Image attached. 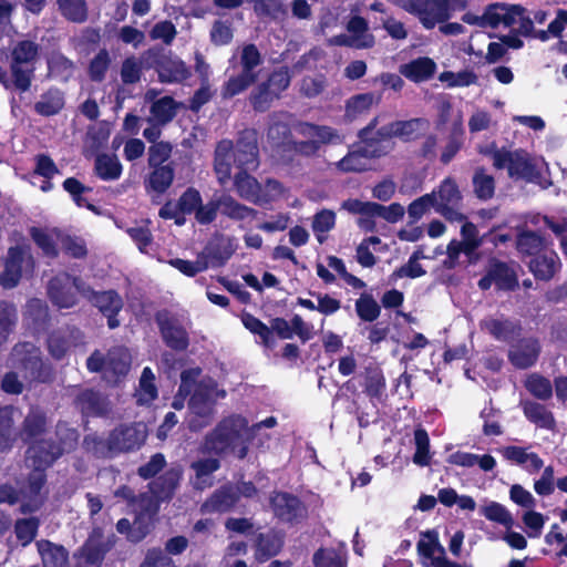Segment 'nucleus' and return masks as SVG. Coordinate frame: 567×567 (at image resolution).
Masks as SVG:
<instances>
[{
	"mask_svg": "<svg viewBox=\"0 0 567 567\" xmlns=\"http://www.w3.org/2000/svg\"><path fill=\"white\" fill-rule=\"evenodd\" d=\"M76 441V434L72 430H66L65 439L62 445H54L44 440H34L27 452V465L33 468L29 478V486L21 497L10 485L0 486V504L13 505L21 502V511L31 513L37 511L42 502L43 495L41 488L44 484V470L64 452L73 447Z\"/></svg>",
	"mask_w": 567,
	"mask_h": 567,
	"instance_id": "1",
	"label": "nucleus"
},
{
	"mask_svg": "<svg viewBox=\"0 0 567 567\" xmlns=\"http://www.w3.org/2000/svg\"><path fill=\"white\" fill-rule=\"evenodd\" d=\"M74 290L82 293L107 317V324L111 329L120 324L115 316L122 309L123 302L115 291L94 292L80 279L71 278L68 274L54 277L49 284V296L60 308H70L75 303Z\"/></svg>",
	"mask_w": 567,
	"mask_h": 567,
	"instance_id": "2",
	"label": "nucleus"
},
{
	"mask_svg": "<svg viewBox=\"0 0 567 567\" xmlns=\"http://www.w3.org/2000/svg\"><path fill=\"white\" fill-rule=\"evenodd\" d=\"M251 440L248 421L240 415H230L221 420L205 437L203 450L215 454L231 453L244 458Z\"/></svg>",
	"mask_w": 567,
	"mask_h": 567,
	"instance_id": "3",
	"label": "nucleus"
},
{
	"mask_svg": "<svg viewBox=\"0 0 567 567\" xmlns=\"http://www.w3.org/2000/svg\"><path fill=\"white\" fill-rule=\"evenodd\" d=\"M225 396V390L218 389L217 383L213 379H202L196 384L188 403V415L186 421L189 429L193 431H199L207 426L213 420L216 402Z\"/></svg>",
	"mask_w": 567,
	"mask_h": 567,
	"instance_id": "4",
	"label": "nucleus"
},
{
	"mask_svg": "<svg viewBox=\"0 0 567 567\" xmlns=\"http://www.w3.org/2000/svg\"><path fill=\"white\" fill-rule=\"evenodd\" d=\"M39 54V44L31 40L18 41L12 47L10 71L13 86L20 92L30 89Z\"/></svg>",
	"mask_w": 567,
	"mask_h": 567,
	"instance_id": "5",
	"label": "nucleus"
},
{
	"mask_svg": "<svg viewBox=\"0 0 567 567\" xmlns=\"http://www.w3.org/2000/svg\"><path fill=\"white\" fill-rule=\"evenodd\" d=\"M492 159L494 167L507 169L508 176L513 179L535 182L539 176L534 159L523 150H497L493 153Z\"/></svg>",
	"mask_w": 567,
	"mask_h": 567,
	"instance_id": "6",
	"label": "nucleus"
},
{
	"mask_svg": "<svg viewBox=\"0 0 567 567\" xmlns=\"http://www.w3.org/2000/svg\"><path fill=\"white\" fill-rule=\"evenodd\" d=\"M87 369L92 372L102 371L107 382L116 383L130 369L131 355L127 349L115 348L104 358L100 352H94L87 359Z\"/></svg>",
	"mask_w": 567,
	"mask_h": 567,
	"instance_id": "7",
	"label": "nucleus"
},
{
	"mask_svg": "<svg viewBox=\"0 0 567 567\" xmlns=\"http://www.w3.org/2000/svg\"><path fill=\"white\" fill-rule=\"evenodd\" d=\"M402 8L415 14L425 29L446 21L453 11L452 0H405Z\"/></svg>",
	"mask_w": 567,
	"mask_h": 567,
	"instance_id": "8",
	"label": "nucleus"
},
{
	"mask_svg": "<svg viewBox=\"0 0 567 567\" xmlns=\"http://www.w3.org/2000/svg\"><path fill=\"white\" fill-rule=\"evenodd\" d=\"M430 195H434V209L449 221H463L465 216L460 212L458 206L462 195L454 179L447 177L433 189Z\"/></svg>",
	"mask_w": 567,
	"mask_h": 567,
	"instance_id": "9",
	"label": "nucleus"
},
{
	"mask_svg": "<svg viewBox=\"0 0 567 567\" xmlns=\"http://www.w3.org/2000/svg\"><path fill=\"white\" fill-rule=\"evenodd\" d=\"M143 508L136 512V517L131 526L126 518H122L116 524V529L121 534H127L131 542H141L151 530L154 516L158 511L157 503L152 497H143L141 499Z\"/></svg>",
	"mask_w": 567,
	"mask_h": 567,
	"instance_id": "10",
	"label": "nucleus"
},
{
	"mask_svg": "<svg viewBox=\"0 0 567 567\" xmlns=\"http://www.w3.org/2000/svg\"><path fill=\"white\" fill-rule=\"evenodd\" d=\"M298 131L303 137L308 138V141L296 144V148L298 152L306 155L315 154L322 144H339L343 141V136L329 126L302 123L299 125Z\"/></svg>",
	"mask_w": 567,
	"mask_h": 567,
	"instance_id": "11",
	"label": "nucleus"
},
{
	"mask_svg": "<svg viewBox=\"0 0 567 567\" xmlns=\"http://www.w3.org/2000/svg\"><path fill=\"white\" fill-rule=\"evenodd\" d=\"M182 214L194 215L196 221L202 225L210 224L217 217L218 204L209 200L203 204L200 193L193 187L187 188L178 199Z\"/></svg>",
	"mask_w": 567,
	"mask_h": 567,
	"instance_id": "12",
	"label": "nucleus"
},
{
	"mask_svg": "<svg viewBox=\"0 0 567 567\" xmlns=\"http://www.w3.org/2000/svg\"><path fill=\"white\" fill-rule=\"evenodd\" d=\"M33 268V259L27 247H12L8 251L4 262V271L0 275V282L3 287H14L23 272Z\"/></svg>",
	"mask_w": 567,
	"mask_h": 567,
	"instance_id": "13",
	"label": "nucleus"
},
{
	"mask_svg": "<svg viewBox=\"0 0 567 567\" xmlns=\"http://www.w3.org/2000/svg\"><path fill=\"white\" fill-rule=\"evenodd\" d=\"M146 439V426L143 423L122 425L115 429L107 439V447L112 453L138 449Z\"/></svg>",
	"mask_w": 567,
	"mask_h": 567,
	"instance_id": "14",
	"label": "nucleus"
},
{
	"mask_svg": "<svg viewBox=\"0 0 567 567\" xmlns=\"http://www.w3.org/2000/svg\"><path fill=\"white\" fill-rule=\"evenodd\" d=\"M429 127L427 121L423 118H413L409 121H398L393 122L386 126L381 127L378 131V134L381 137L379 143L380 147L386 145L389 142L390 150L392 148L391 138L400 137L404 141H410L416 138L423 132H425Z\"/></svg>",
	"mask_w": 567,
	"mask_h": 567,
	"instance_id": "15",
	"label": "nucleus"
},
{
	"mask_svg": "<svg viewBox=\"0 0 567 567\" xmlns=\"http://www.w3.org/2000/svg\"><path fill=\"white\" fill-rule=\"evenodd\" d=\"M388 152H390L389 142H386V145L383 147H380L379 144L374 145L373 141H371L368 142L362 150L350 152L347 156L339 161L336 166L339 171L344 173L362 172L369 167V157L381 156Z\"/></svg>",
	"mask_w": 567,
	"mask_h": 567,
	"instance_id": "16",
	"label": "nucleus"
},
{
	"mask_svg": "<svg viewBox=\"0 0 567 567\" xmlns=\"http://www.w3.org/2000/svg\"><path fill=\"white\" fill-rule=\"evenodd\" d=\"M13 359L19 362L29 373L32 379L47 381L50 377V371L43 365L40 359L39 349L29 342L18 344L13 349Z\"/></svg>",
	"mask_w": 567,
	"mask_h": 567,
	"instance_id": "17",
	"label": "nucleus"
},
{
	"mask_svg": "<svg viewBox=\"0 0 567 567\" xmlns=\"http://www.w3.org/2000/svg\"><path fill=\"white\" fill-rule=\"evenodd\" d=\"M417 551L423 557L432 560L434 567H473L451 561L445 556V549L439 542L437 533L427 530L421 534L417 542Z\"/></svg>",
	"mask_w": 567,
	"mask_h": 567,
	"instance_id": "18",
	"label": "nucleus"
},
{
	"mask_svg": "<svg viewBox=\"0 0 567 567\" xmlns=\"http://www.w3.org/2000/svg\"><path fill=\"white\" fill-rule=\"evenodd\" d=\"M539 351L540 347L536 339L525 338L512 346L508 358L516 368L526 369L536 362Z\"/></svg>",
	"mask_w": 567,
	"mask_h": 567,
	"instance_id": "19",
	"label": "nucleus"
},
{
	"mask_svg": "<svg viewBox=\"0 0 567 567\" xmlns=\"http://www.w3.org/2000/svg\"><path fill=\"white\" fill-rule=\"evenodd\" d=\"M270 505L274 514L284 522H293L303 515V507L300 501L287 493H276Z\"/></svg>",
	"mask_w": 567,
	"mask_h": 567,
	"instance_id": "20",
	"label": "nucleus"
},
{
	"mask_svg": "<svg viewBox=\"0 0 567 567\" xmlns=\"http://www.w3.org/2000/svg\"><path fill=\"white\" fill-rule=\"evenodd\" d=\"M233 163H236L233 143L230 141H221L218 143L215 152V172L221 185L230 178Z\"/></svg>",
	"mask_w": 567,
	"mask_h": 567,
	"instance_id": "21",
	"label": "nucleus"
},
{
	"mask_svg": "<svg viewBox=\"0 0 567 567\" xmlns=\"http://www.w3.org/2000/svg\"><path fill=\"white\" fill-rule=\"evenodd\" d=\"M220 467V463L215 457H204L194 461L190 464V468L194 471V477L192 480L193 486L196 489H205L213 485V473Z\"/></svg>",
	"mask_w": 567,
	"mask_h": 567,
	"instance_id": "22",
	"label": "nucleus"
},
{
	"mask_svg": "<svg viewBox=\"0 0 567 567\" xmlns=\"http://www.w3.org/2000/svg\"><path fill=\"white\" fill-rule=\"evenodd\" d=\"M529 268L535 277L548 280L559 270L560 260L555 251L546 250L530 260Z\"/></svg>",
	"mask_w": 567,
	"mask_h": 567,
	"instance_id": "23",
	"label": "nucleus"
},
{
	"mask_svg": "<svg viewBox=\"0 0 567 567\" xmlns=\"http://www.w3.org/2000/svg\"><path fill=\"white\" fill-rule=\"evenodd\" d=\"M158 324L165 343L175 350H184L188 346V337L186 331L175 321L158 317Z\"/></svg>",
	"mask_w": 567,
	"mask_h": 567,
	"instance_id": "24",
	"label": "nucleus"
},
{
	"mask_svg": "<svg viewBox=\"0 0 567 567\" xmlns=\"http://www.w3.org/2000/svg\"><path fill=\"white\" fill-rule=\"evenodd\" d=\"M238 501V496L233 486H225L216 491L203 505L204 513L227 512Z\"/></svg>",
	"mask_w": 567,
	"mask_h": 567,
	"instance_id": "25",
	"label": "nucleus"
},
{
	"mask_svg": "<svg viewBox=\"0 0 567 567\" xmlns=\"http://www.w3.org/2000/svg\"><path fill=\"white\" fill-rule=\"evenodd\" d=\"M183 470L181 466L169 468L163 476L152 483V493L157 501L166 499L172 496L182 478Z\"/></svg>",
	"mask_w": 567,
	"mask_h": 567,
	"instance_id": "26",
	"label": "nucleus"
},
{
	"mask_svg": "<svg viewBox=\"0 0 567 567\" xmlns=\"http://www.w3.org/2000/svg\"><path fill=\"white\" fill-rule=\"evenodd\" d=\"M435 62L426 56L417 58L401 66V73L414 82L429 80L435 72Z\"/></svg>",
	"mask_w": 567,
	"mask_h": 567,
	"instance_id": "27",
	"label": "nucleus"
},
{
	"mask_svg": "<svg viewBox=\"0 0 567 567\" xmlns=\"http://www.w3.org/2000/svg\"><path fill=\"white\" fill-rule=\"evenodd\" d=\"M478 512L487 520L499 524L507 529H511L514 525L512 513L498 502L484 499Z\"/></svg>",
	"mask_w": 567,
	"mask_h": 567,
	"instance_id": "28",
	"label": "nucleus"
},
{
	"mask_svg": "<svg viewBox=\"0 0 567 567\" xmlns=\"http://www.w3.org/2000/svg\"><path fill=\"white\" fill-rule=\"evenodd\" d=\"M235 153L238 167L245 172L255 169L258 166L257 145L254 134H249L246 140H240L237 143Z\"/></svg>",
	"mask_w": 567,
	"mask_h": 567,
	"instance_id": "29",
	"label": "nucleus"
},
{
	"mask_svg": "<svg viewBox=\"0 0 567 567\" xmlns=\"http://www.w3.org/2000/svg\"><path fill=\"white\" fill-rule=\"evenodd\" d=\"M37 547L44 567H64L66 565L68 553L63 546L42 539L37 543Z\"/></svg>",
	"mask_w": 567,
	"mask_h": 567,
	"instance_id": "30",
	"label": "nucleus"
},
{
	"mask_svg": "<svg viewBox=\"0 0 567 567\" xmlns=\"http://www.w3.org/2000/svg\"><path fill=\"white\" fill-rule=\"evenodd\" d=\"M63 106V93L58 89H50L40 95L34 104V111L42 116H52L58 114Z\"/></svg>",
	"mask_w": 567,
	"mask_h": 567,
	"instance_id": "31",
	"label": "nucleus"
},
{
	"mask_svg": "<svg viewBox=\"0 0 567 567\" xmlns=\"http://www.w3.org/2000/svg\"><path fill=\"white\" fill-rule=\"evenodd\" d=\"M62 231L58 229H41L32 228L31 237L42 249L43 254L49 257H54L58 254L56 247L61 246Z\"/></svg>",
	"mask_w": 567,
	"mask_h": 567,
	"instance_id": "32",
	"label": "nucleus"
},
{
	"mask_svg": "<svg viewBox=\"0 0 567 567\" xmlns=\"http://www.w3.org/2000/svg\"><path fill=\"white\" fill-rule=\"evenodd\" d=\"M523 412L528 421L538 427L553 430L555 427V419L553 413L544 405L526 401L523 403Z\"/></svg>",
	"mask_w": 567,
	"mask_h": 567,
	"instance_id": "33",
	"label": "nucleus"
},
{
	"mask_svg": "<svg viewBox=\"0 0 567 567\" xmlns=\"http://www.w3.org/2000/svg\"><path fill=\"white\" fill-rule=\"evenodd\" d=\"M347 30L357 42V49H368L374 45V35L369 32L368 22L362 17L355 16L351 18L348 22Z\"/></svg>",
	"mask_w": 567,
	"mask_h": 567,
	"instance_id": "34",
	"label": "nucleus"
},
{
	"mask_svg": "<svg viewBox=\"0 0 567 567\" xmlns=\"http://www.w3.org/2000/svg\"><path fill=\"white\" fill-rule=\"evenodd\" d=\"M491 276H494V285L498 289L513 290L518 285L517 274L513 266L504 262H493L491 266Z\"/></svg>",
	"mask_w": 567,
	"mask_h": 567,
	"instance_id": "35",
	"label": "nucleus"
},
{
	"mask_svg": "<svg viewBox=\"0 0 567 567\" xmlns=\"http://www.w3.org/2000/svg\"><path fill=\"white\" fill-rule=\"evenodd\" d=\"M176 111L177 103L171 96L161 97L152 103L151 116L147 122L165 125L173 120Z\"/></svg>",
	"mask_w": 567,
	"mask_h": 567,
	"instance_id": "36",
	"label": "nucleus"
},
{
	"mask_svg": "<svg viewBox=\"0 0 567 567\" xmlns=\"http://www.w3.org/2000/svg\"><path fill=\"white\" fill-rule=\"evenodd\" d=\"M95 172L104 181H115L122 174V165L116 155L100 154L95 159Z\"/></svg>",
	"mask_w": 567,
	"mask_h": 567,
	"instance_id": "37",
	"label": "nucleus"
},
{
	"mask_svg": "<svg viewBox=\"0 0 567 567\" xmlns=\"http://www.w3.org/2000/svg\"><path fill=\"white\" fill-rule=\"evenodd\" d=\"M213 202L218 204V209H220L224 215L233 219L244 220L255 215L254 209L237 203L229 195H223L219 198L213 199Z\"/></svg>",
	"mask_w": 567,
	"mask_h": 567,
	"instance_id": "38",
	"label": "nucleus"
},
{
	"mask_svg": "<svg viewBox=\"0 0 567 567\" xmlns=\"http://www.w3.org/2000/svg\"><path fill=\"white\" fill-rule=\"evenodd\" d=\"M61 14L69 21L83 23L87 19L86 0H56Z\"/></svg>",
	"mask_w": 567,
	"mask_h": 567,
	"instance_id": "39",
	"label": "nucleus"
},
{
	"mask_svg": "<svg viewBox=\"0 0 567 567\" xmlns=\"http://www.w3.org/2000/svg\"><path fill=\"white\" fill-rule=\"evenodd\" d=\"M135 396L138 404H150L157 396L155 375L148 367L142 372Z\"/></svg>",
	"mask_w": 567,
	"mask_h": 567,
	"instance_id": "40",
	"label": "nucleus"
},
{
	"mask_svg": "<svg viewBox=\"0 0 567 567\" xmlns=\"http://www.w3.org/2000/svg\"><path fill=\"white\" fill-rule=\"evenodd\" d=\"M439 80L447 87H467L478 82V75L470 69L458 72L444 71L439 75Z\"/></svg>",
	"mask_w": 567,
	"mask_h": 567,
	"instance_id": "41",
	"label": "nucleus"
},
{
	"mask_svg": "<svg viewBox=\"0 0 567 567\" xmlns=\"http://www.w3.org/2000/svg\"><path fill=\"white\" fill-rule=\"evenodd\" d=\"M282 547V537L274 532L260 534L257 540L256 555L259 559H268L279 553Z\"/></svg>",
	"mask_w": 567,
	"mask_h": 567,
	"instance_id": "42",
	"label": "nucleus"
},
{
	"mask_svg": "<svg viewBox=\"0 0 567 567\" xmlns=\"http://www.w3.org/2000/svg\"><path fill=\"white\" fill-rule=\"evenodd\" d=\"M158 73L163 82H181L189 76V70L179 59H171L164 62Z\"/></svg>",
	"mask_w": 567,
	"mask_h": 567,
	"instance_id": "43",
	"label": "nucleus"
},
{
	"mask_svg": "<svg viewBox=\"0 0 567 567\" xmlns=\"http://www.w3.org/2000/svg\"><path fill=\"white\" fill-rule=\"evenodd\" d=\"M150 174L148 185L157 193H164L173 183L174 168L171 165H161L153 167Z\"/></svg>",
	"mask_w": 567,
	"mask_h": 567,
	"instance_id": "44",
	"label": "nucleus"
},
{
	"mask_svg": "<svg viewBox=\"0 0 567 567\" xmlns=\"http://www.w3.org/2000/svg\"><path fill=\"white\" fill-rule=\"evenodd\" d=\"M106 550L107 547L102 545V533L94 530L82 547L81 555L87 563L95 564L102 559Z\"/></svg>",
	"mask_w": 567,
	"mask_h": 567,
	"instance_id": "45",
	"label": "nucleus"
},
{
	"mask_svg": "<svg viewBox=\"0 0 567 567\" xmlns=\"http://www.w3.org/2000/svg\"><path fill=\"white\" fill-rule=\"evenodd\" d=\"M336 225V214L330 209H322L313 216L312 230L320 244L326 240V234Z\"/></svg>",
	"mask_w": 567,
	"mask_h": 567,
	"instance_id": "46",
	"label": "nucleus"
},
{
	"mask_svg": "<svg viewBox=\"0 0 567 567\" xmlns=\"http://www.w3.org/2000/svg\"><path fill=\"white\" fill-rule=\"evenodd\" d=\"M415 453L413 462L419 466H427L431 461L430 439L425 430L417 429L414 432Z\"/></svg>",
	"mask_w": 567,
	"mask_h": 567,
	"instance_id": "47",
	"label": "nucleus"
},
{
	"mask_svg": "<svg viewBox=\"0 0 567 567\" xmlns=\"http://www.w3.org/2000/svg\"><path fill=\"white\" fill-rule=\"evenodd\" d=\"M522 522L525 526L527 536L529 538H538L543 533L547 517L532 508L522 514Z\"/></svg>",
	"mask_w": 567,
	"mask_h": 567,
	"instance_id": "48",
	"label": "nucleus"
},
{
	"mask_svg": "<svg viewBox=\"0 0 567 567\" xmlns=\"http://www.w3.org/2000/svg\"><path fill=\"white\" fill-rule=\"evenodd\" d=\"M482 326L494 338L503 341L508 340L516 330V326L513 322L493 318L484 320Z\"/></svg>",
	"mask_w": 567,
	"mask_h": 567,
	"instance_id": "49",
	"label": "nucleus"
},
{
	"mask_svg": "<svg viewBox=\"0 0 567 567\" xmlns=\"http://www.w3.org/2000/svg\"><path fill=\"white\" fill-rule=\"evenodd\" d=\"M78 404L86 414H102L106 412V402L97 393L87 390L81 393Z\"/></svg>",
	"mask_w": 567,
	"mask_h": 567,
	"instance_id": "50",
	"label": "nucleus"
},
{
	"mask_svg": "<svg viewBox=\"0 0 567 567\" xmlns=\"http://www.w3.org/2000/svg\"><path fill=\"white\" fill-rule=\"evenodd\" d=\"M257 78V73H246L243 71L240 72V74L231 76L224 87V96L231 97L241 93L252 83H255Z\"/></svg>",
	"mask_w": 567,
	"mask_h": 567,
	"instance_id": "51",
	"label": "nucleus"
},
{
	"mask_svg": "<svg viewBox=\"0 0 567 567\" xmlns=\"http://www.w3.org/2000/svg\"><path fill=\"white\" fill-rule=\"evenodd\" d=\"M235 187L238 195L248 200H255L259 192L258 182L245 171L236 174Z\"/></svg>",
	"mask_w": 567,
	"mask_h": 567,
	"instance_id": "52",
	"label": "nucleus"
},
{
	"mask_svg": "<svg viewBox=\"0 0 567 567\" xmlns=\"http://www.w3.org/2000/svg\"><path fill=\"white\" fill-rule=\"evenodd\" d=\"M241 322L247 330L258 336L265 346L271 347L274 344V339L271 338V330L259 319H257L250 313H244L241 316Z\"/></svg>",
	"mask_w": 567,
	"mask_h": 567,
	"instance_id": "53",
	"label": "nucleus"
},
{
	"mask_svg": "<svg viewBox=\"0 0 567 567\" xmlns=\"http://www.w3.org/2000/svg\"><path fill=\"white\" fill-rule=\"evenodd\" d=\"M50 73L61 80H68L74 70V64L60 53H53L48 60Z\"/></svg>",
	"mask_w": 567,
	"mask_h": 567,
	"instance_id": "54",
	"label": "nucleus"
},
{
	"mask_svg": "<svg viewBox=\"0 0 567 567\" xmlns=\"http://www.w3.org/2000/svg\"><path fill=\"white\" fill-rule=\"evenodd\" d=\"M377 101L372 93H363L351 97L347 103V116L355 118L367 112Z\"/></svg>",
	"mask_w": 567,
	"mask_h": 567,
	"instance_id": "55",
	"label": "nucleus"
},
{
	"mask_svg": "<svg viewBox=\"0 0 567 567\" xmlns=\"http://www.w3.org/2000/svg\"><path fill=\"white\" fill-rule=\"evenodd\" d=\"M355 311L360 319L364 321H374L380 316V307L370 295H362L355 301Z\"/></svg>",
	"mask_w": 567,
	"mask_h": 567,
	"instance_id": "56",
	"label": "nucleus"
},
{
	"mask_svg": "<svg viewBox=\"0 0 567 567\" xmlns=\"http://www.w3.org/2000/svg\"><path fill=\"white\" fill-rule=\"evenodd\" d=\"M525 385L534 396L540 400H547L553 394V386L550 381L539 374L529 375Z\"/></svg>",
	"mask_w": 567,
	"mask_h": 567,
	"instance_id": "57",
	"label": "nucleus"
},
{
	"mask_svg": "<svg viewBox=\"0 0 567 567\" xmlns=\"http://www.w3.org/2000/svg\"><path fill=\"white\" fill-rule=\"evenodd\" d=\"M493 124L491 112L485 109L475 106L468 117V130L472 134L487 131Z\"/></svg>",
	"mask_w": 567,
	"mask_h": 567,
	"instance_id": "58",
	"label": "nucleus"
},
{
	"mask_svg": "<svg viewBox=\"0 0 567 567\" xmlns=\"http://www.w3.org/2000/svg\"><path fill=\"white\" fill-rule=\"evenodd\" d=\"M424 258V254L421 250H416L413 252V255L410 257L409 261L400 267L398 270L394 271L393 276L396 278H417L423 275H425V270L422 268L421 264L419 262L420 259Z\"/></svg>",
	"mask_w": 567,
	"mask_h": 567,
	"instance_id": "59",
	"label": "nucleus"
},
{
	"mask_svg": "<svg viewBox=\"0 0 567 567\" xmlns=\"http://www.w3.org/2000/svg\"><path fill=\"white\" fill-rule=\"evenodd\" d=\"M279 95L267 83L260 84L251 94V103L258 111L267 110Z\"/></svg>",
	"mask_w": 567,
	"mask_h": 567,
	"instance_id": "60",
	"label": "nucleus"
},
{
	"mask_svg": "<svg viewBox=\"0 0 567 567\" xmlns=\"http://www.w3.org/2000/svg\"><path fill=\"white\" fill-rule=\"evenodd\" d=\"M38 527L39 523L35 518H24L17 522L16 534L23 546L30 544L34 539Z\"/></svg>",
	"mask_w": 567,
	"mask_h": 567,
	"instance_id": "61",
	"label": "nucleus"
},
{
	"mask_svg": "<svg viewBox=\"0 0 567 567\" xmlns=\"http://www.w3.org/2000/svg\"><path fill=\"white\" fill-rule=\"evenodd\" d=\"M433 199L434 195H430L429 193L416 198L409 205L408 215L413 223L421 219L430 210L431 207L434 208Z\"/></svg>",
	"mask_w": 567,
	"mask_h": 567,
	"instance_id": "62",
	"label": "nucleus"
},
{
	"mask_svg": "<svg viewBox=\"0 0 567 567\" xmlns=\"http://www.w3.org/2000/svg\"><path fill=\"white\" fill-rule=\"evenodd\" d=\"M172 150L173 146L168 142H158L153 144L148 148V165L151 167L161 166L169 158Z\"/></svg>",
	"mask_w": 567,
	"mask_h": 567,
	"instance_id": "63",
	"label": "nucleus"
},
{
	"mask_svg": "<svg viewBox=\"0 0 567 567\" xmlns=\"http://www.w3.org/2000/svg\"><path fill=\"white\" fill-rule=\"evenodd\" d=\"M316 567H343V557L334 549H321L313 556Z\"/></svg>",
	"mask_w": 567,
	"mask_h": 567,
	"instance_id": "64",
	"label": "nucleus"
}]
</instances>
